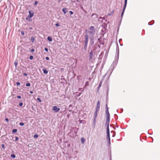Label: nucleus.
Segmentation results:
<instances>
[{
	"label": "nucleus",
	"instance_id": "56",
	"mask_svg": "<svg viewBox=\"0 0 160 160\" xmlns=\"http://www.w3.org/2000/svg\"><path fill=\"white\" fill-rule=\"evenodd\" d=\"M121 40V39H119V41H120Z\"/></svg>",
	"mask_w": 160,
	"mask_h": 160
},
{
	"label": "nucleus",
	"instance_id": "2",
	"mask_svg": "<svg viewBox=\"0 0 160 160\" xmlns=\"http://www.w3.org/2000/svg\"><path fill=\"white\" fill-rule=\"evenodd\" d=\"M95 32V28L94 26H91L89 28V34L91 36H93L94 35Z\"/></svg>",
	"mask_w": 160,
	"mask_h": 160
},
{
	"label": "nucleus",
	"instance_id": "48",
	"mask_svg": "<svg viewBox=\"0 0 160 160\" xmlns=\"http://www.w3.org/2000/svg\"><path fill=\"white\" fill-rule=\"evenodd\" d=\"M18 137H15V141H17L18 140Z\"/></svg>",
	"mask_w": 160,
	"mask_h": 160
},
{
	"label": "nucleus",
	"instance_id": "51",
	"mask_svg": "<svg viewBox=\"0 0 160 160\" xmlns=\"http://www.w3.org/2000/svg\"><path fill=\"white\" fill-rule=\"evenodd\" d=\"M20 83L18 82H16V84L17 85H20Z\"/></svg>",
	"mask_w": 160,
	"mask_h": 160
},
{
	"label": "nucleus",
	"instance_id": "37",
	"mask_svg": "<svg viewBox=\"0 0 160 160\" xmlns=\"http://www.w3.org/2000/svg\"><path fill=\"white\" fill-rule=\"evenodd\" d=\"M21 35L22 36H24V32L23 31H21Z\"/></svg>",
	"mask_w": 160,
	"mask_h": 160
},
{
	"label": "nucleus",
	"instance_id": "53",
	"mask_svg": "<svg viewBox=\"0 0 160 160\" xmlns=\"http://www.w3.org/2000/svg\"><path fill=\"white\" fill-rule=\"evenodd\" d=\"M30 93L31 94H32L33 93V92L32 91H30Z\"/></svg>",
	"mask_w": 160,
	"mask_h": 160
},
{
	"label": "nucleus",
	"instance_id": "30",
	"mask_svg": "<svg viewBox=\"0 0 160 160\" xmlns=\"http://www.w3.org/2000/svg\"><path fill=\"white\" fill-rule=\"evenodd\" d=\"M38 137V134H35L34 135V138H37Z\"/></svg>",
	"mask_w": 160,
	"mask_h": 160
},
{
	"label": "nucleus",
	"instance_id": "29",
	"mask_svg": "<svg viewBox=\"0 0 160 160\" xmlns=\"http://www.w3.org/2000/svg\"><path fill=\"white\" fill-rule=\"evenodd\" d=\"M30 85H31V84H30V83H29V82L27 83L26 84V86L27 87H30Z\"/></svg>",
	"mask_w": 160,
	"mask_h": 160
},
{
	"label": "nucleus",
	"instance_id": "17",
	"mask_svg": "<svg viewBox=\"0 0 160 160\" xmlns=\"http://www.w3.org/2000/svg\"><path fill=\"white\" fill-rule=\"evenodd\" d=\"M47 39L50 42H51L52 40V38L51 36L48 37L47 38Z\"/></svg>",
	"mask_w": 160,
	"mask_h": 160
},
{
	"label": "nucleus",
	"instance_id": "49",
	"mask_svg": "<svg viewBox=\"0 0 160 160\" xmlns=\"http://www.w3.org/2000/svg\"><path fill=\"white\" fill-rule=\"evenodd\" d=\"M45 59H46V60H49V58L48 57H46Z\"/></svg>",
	"mask_w": 160,
	"mask_h": 160
},
{
	"label": "nucleus",
	"instance_id": "27",
	"mask_svg": "<svg viewBox=\"0 0 160 160\" xmlns=\"http://www.w3.org/2000/svg\"><path fill=\"white\" fill-rule=\"evenodd\" d=\"M151 22H152V23L151 24H150V22H148V25H152V24H153V23H154V20H152V21H151Z\"/></svg>",
	"mask_w": 160,
	"mask_h": 160
},
{
	"label": "nucleus",
	"instance_id": "16",
	"mask_svg": "<svg viewBox=\"0 0 160 160\" xmlns=\"http://www.w3.org/2000/svg\"><path fill=\"white\" fill-rule=\"evenodd\" d=\"M114 10H113L112 12H111L110 13H108V16H111L112 15L113 13H114Z\"/></svg>",
	"mask_w": 160,
	"mask_h": 160
},
{
	"label": "nucleus",
	"instance_id": "25",
	"mask_svg": "<svg viewBox=\"0 0 160 160\" xmlns=\"http://www.w3.org/2000/svg\"><path fill=\"white\" fill-rule=\"evenodd\" d=\"M81 142L82 143H83L85 142V139L83 138H81Z\"/></svg>",
	"mask_w": 160,
	"mask_h": 160
},
{
	"label": "nucleus",
	"instance_id": "9",
	"mask_svg": "<svg viewBox=\"0 0 160 160\" xmlns=\"http://www.w3.org/2000/svg\"><path fill=\"white\" fill-rule=\"evenodd\" d=\"M98 15L96 13H93L92 15V17H93V19L94 21H95L98 18Z\"/></svg>",
	"mask_w": 160,
	"mask_h": 160
},
{
	"label": "nucleus",
	"instance_id": "19",
	"mask_svg": "<svg viewBox=\"0 0 160 160\" xmlns=\"http://www.w3.org/2000/svg\"><path fill=\"white\" fill-rule=\"evenodd\" d=\"M43 72L44 74H47L48 73V71L46 69H43Z\"/></svg>",
	"mask_w": 160,
	"mask_h": 160
},
{
	"label": "nucleus",
	"instance_id": "10",
	"mask_svg": "<svg viewBox=\"0 0 160 160\" xmlns=\"http://www.w3.org/2000/svg\"><path fill=\"white\" fill-rule=\"evenodd\" d=\"M100 106V101H98L97 103L96 108L95 109L96 110H99V108Z\"/></svg>",
	"mask_w": 160,
	"mask_h": 160
},
{
	"label": "nucleus",
	"instance_id": "20",
	"mask_svg": "<svg viewBox=\"0 0 160 160\" xmlns=\"http://www.w3.org/2000/svg\"><path fill=\"white\" fill-rule=\"evenodd\" d=\"M34 39H35V38H34V37H31V42H32L33 43L34 42Z\"/></svg>",
	"mask_w": 160,
	"mask_h": 160
},
{
	"label": "nucleus",
	"instance_id": "59",
	"mask_svg": "<svg viewBox=\"0 0 160 160\" xmlns=\"http://www.w3.org/2000/svg\"><path fill=\"white\" fill-rule=\"evenodd\" d=\"M106 75V74H105L104 76V77Z\"/></svg>",
	"mask_w": 160,
	"mask_h": 160
},
{
	"label": "nucleus",
	"instance_id": "55",
	"mask_svg": "<svg viewBox=\"0 0 160 160\" xmlns=\"http://www.w3.org/2000/svg\"><path fill=\"white\" fill-rule=\"evenodd\" d=\"M116 115L117 116V115L116 114H114V116H115Z\"/></svg>",
	"mask_w": 160,
	"mask_h": 160
},
{
	"label": "nucleus",
	"instance_id": "33",
	"mask_svg": "<svg viewBox=\"0 0 160 160\" xmlns=\"http://www.w3.org/2000/svg\"><path fill=\"white\" fill-rule=\"evenodd\" d=\"M19 105L20 106L22 107L23 105V103L22 102H21L19 103Z\"/></svg>",
	"mask_w": 160,
	"mask_h": 160
},
{
	"label": "nucleus",
	"instance_id": "45",
	"mask_svg": "<svg viewBox=\"0 0 160 160\" xmlns=\"http://www.w3.org/2000/svg\"><path fill=\"white\" fill-rule=\"evenodd\" d=\"M55 25L56 27H59L60 26L59 24L58 23H56Z\"/></svg>",
	"mask_w": 160,
	"mask_h": 160
},
{
	"label": "nucleus",
	"instance_id": "34",
	"mask_svg": "<svg viewBox=\"0 0 160 160\" xmlns=\"http://www.w3.org/2000/svg\"><path fill=\"white\" fill-rule=\"evenodd\" d=\"M37 100L39 102H42V100H41V99L39 98H37Z\"/></svg>",
	"mask_w": 160,
	"mask_h": 160
},
{
	"label": "nucleus",
	"instance_id": "31",
	"mask_svg": "<svg viewBox=\"0 0 160 160\" xmlns=\"http://www.w3.org/2000/svg\"><path fill=\"white\" fill-rule=\"evenodd\" d=\"M11 157L13 158H15L16 156L14 154H12L11 156Z\"/></svg>",
	"mask_w": 160,
	"mask_h": 160
},
{
	"label": "nucleus",
	"instance_id": "50",
	"mask_svg": "<svg viewBox=\"0 0 160 160\" xmlns=\"http://www.w3.org/2000/svg\"><path fill=\"white\" fill-rule=\"evenodd\" d=\"M23 75L25 76H26L27 75V73H23Z\"/></svg>",
	"mask_w": 160,
	"mask_h": 160
},
{
	"label": "nucleus",
	"instance_id": "21",
	"mask_svg": "<svg viewBox=\"0 0 160 160\" xmlns=\"http://www.w3.org/2000/svg\"><path fill=\"white\" fill-rule=\"evenodd\" d=\"M117 49L118 50V52L117 56L116 58H117L118 59V58H119V48H118H118H117L116 51H117Z\"/></svg>",
	"mask_w": 160,
	"mask_h": 160
},
{
	"label": "nucleus",
	"instance_id": "60",
	"mask_svg": "<svg viewBox=\"0 0 160 160\" xmlns=\"http://www.w3.org/2000/svg\"><path fill=\"white\" fill-rule=\"evenodd\" d=\"M121 110H122V111H123V109H122Z\"/></svg>",
	"mask_w": 160,
	"mask_h": 160
},
{
	"label": "nucleus",
	"instance_id": "54",
	"mask_svg": "<svg viewBox=\"0 0 160 160\" xmlns=\"http://www.w3.org/2000/svg\"><path fill=\"white\" fill-rule=\"evenodd\" d=\"M88 81H87L86 82V84H88Z\"/></svg>",
	"mask_w": 160,
	"mask_h": 160
},
{
	"label": "nucleus",
	"instance_id": "46",
	"mask_svg": "<svg viewBox=\"0 0 160 160\" xmlns=\"http://www.w3.org/2000/svg\"><path fill=\"white\" fill-rule=\"evenodd\" d=\"M1 147H2L4 149H5V147H4V144H2V145H1Z\"/></svg>",
	"mask_w": 160,
	"mask_h": 160
},
{
	"label": "nucleus",
	"instance_id": "15",
	"mask_svg": "<svg viewBox=\"0 0 160 160\" xmlns=\"http://www.w3.org/2000/svg\"><path fill=\"white\" fill-rule=\"evenodd\" d=\"M88 44L84 43V49L85 51H86L87 48Z\"/></svg>",
	"mask_w": 160,
	"mask_h": 160
},
{
	"label": "nucleus",
	"instance_id": "1",
	"mask_svg": "<svg viewBox=\"0 0 160 160\" xmlns=\"http://www.w3.org/2000/svg\"><path fill=\"white\" fill-rule=\"evenodd\" d=\"M95 50L96 48H94L92 50H91L90 52L89 51H88V56L89 57V60L90 61H91L92 59L93 53L94 52L95 53Z\"/></svg>",
	"mask_w": 160,
	"mask_h": 160
},
{
	"label": "nucleus",
	"instance_id": "47",
	"mask_svg": "<svg viewBox=\"0 0 160 160\" xmlns=\"http://www.w3.org/2000/svg\"><path fill=\"white\" fill-rule=\"evenodd\" d=\"M17 97L18 98H19V99L21 98V97L20 96H18Z\"/></svg>",
	"mask_w": 160,
	"mask_h": 160
},
{
	"label": "nucleus",
	"instance_id": "43",
	"mask_svg": "<svg viewBox=\"0 0 160 160\" xmlns=\"http://www.w3.org/2000/svg\"><path fill=\"white\" fill-rule=\"evenodd\" d=\"M69 13H70V15H72L73 14V12L72 11H70Z\"/></svg>",
	"mask_w": 160,
	"mask_h": 160
},
{
	"label": "nucleus",
	"instance_id": "6",
	"mask_svg": "<svg viewBox=\"0 0 160 160\" xmlns=\"http://www.w3.org/2000/svg\"><path fill=\"white\" fill-rule=\"evenodd\" d=\"M29 13V15L28 16V17L26 18V20H28V18L29 17L30 18H31L32 17L34 14V12L32 10H29L28 11Z\"/></svg>",
	"mask_w": 160,
	"mask_h": 160
},
{
	"label": "nucleus",
	"instance_id": "24",
	"mask_svg": "<svg viewBox=\"0 0 160 160\" xmlns=\"http://www.w3.org/2000/svg\"><path fill=\"white\" fill-rule=\"evenodd\" d=\"M17 131V130L16 129H14L12 130V132L14 133Z\"/></svg>",
	"mask_w": 160,
	"mask_h": 160
},
{
	"label": "nucleus",
	"instance_id": "23",
	"mask_svg": "<svg viewBox=\"0 0 160 160\" xmlns=\"http://www.w3.org/2000/svg\"><path fill=\"white\" fill-rule=\"evenodd\" d=\"M18 62L17 61H15L14 62V64L15 66V67H16L18 65Z\"/></svg>",
	"mask_w": 160,
	"mask_h": 160
},
{
	"label": "nucleus",
	"instance_id": "5",
	"mask_svg": "<svg viewBox=\"0 0 160 160\" xmlns=\"http://www.w3.org/2000/svg\"><path fill=\"white\" fill-rule=\"evenodd\" d=\"M107 145L109 146L111 144L110 133H107Z\"/></svg>",
	"mask_w": 160,
	"mask_h": 160
},
{
	"label": "nucleus",
	"instance_id": "4",
	"mask_svg": "<svg viewBox=\"0 0 160 160\" xmlns=\"http://www.w3.org/2000/svg\"><path fill=\"white\" fill-rule=\"evenodd\" d=\"M105 106H106L105 113H106V116H107L106 118H110V114L109 113V111H108L109 108H108L107 104H106L105 105Z\"/></svg>",
	"mask_w": 160,
	"mask_h": 160
},
{
	"label": "nucleus",
	"instance_id": "40",
	"mask_svg": "<svg viewBox=\"0 0 160 160\" xmlns=\"http://www.w3.org/2000/svg\"><path fill=\"white\" fill-rule=\"evenodd\" d=\"M96 118H94V119H93V122L94 123V124H95V122H96Z\"/></svg>",
	"mask_w": 160,
	"mask_h": 160
},
{
	"label": "nucleus",
	"instance_id": "14",
	"mask_svg": "<svg viewBox=\"0 0 160 160\" xmlns=\"http://www.w3.org/2000/svg\"><path fill=\"white\" fill-rule=\"evenodd\" d=\"M102 80H101L100 81V83L99 84V85L98 86V88L97 90H98L100 88L101 86L102 83Z\"/></svg>",
	"mask_w": 160,
	"mask_h": 160
},
{
	"label": "nucleus",
	"instance_id": "13",
	"mask_svg": "<svg viewBox=\"0 0 160 160\" xmlns=\"http://www.w3.org/2000/svg\"><path fill=\"white\" fill-rule=\"evenodd\" d=\"M62 11L64 14H65L68 11L67 9L66 8H64L62 9Z\"/></svg>",
	"mask_w": 160,
	"mask_h": 160
},
{
	"label": "nucleus",
	"instance_id": "42",
	"mask_svg": "<svg viewBox=\"0 0 160 160\" xmlns=\"http://www.w3.org/2000/svg\"><path fill=\"white\" fill-rule=\"evenodd\" d=\"M61 80H65V79L63 78V76H62L61 77Z\"/></svg>",
	"mask_w": 160,
	"mask_h": 160
},
{
	"label": "nucleus",
	"instance_id": "39",
	"mask_svg": "<svg viewBox=\"0 0 160 160\" xmlns=\"http://www.w3.org/2000/svg\"><path fill=\"white\" fill-rule=\"evenodd\" d=\"M113 132L114 133H113V134L112 135V137H114L115 136V132L114 131H112L111 132Z\"/></svg>",
	"mask_w": 160,
	"mask_h": 160
},
{
	"label": "nucleus",
	"instance_id": "26",
	"mask_svg": "<svg viewBox=\"0 0 160 160\" xmlns=\"http://www.w3.org/2000/svg\"><path fill=\"white\" fill-rule=\"evenodd\" d=\"M90 38V41H93V40H94V37L93 36H92Z\"/></svg>",
	"mask_w": 160,
	"mask_h": 160
},
{
	"label": "nucleus",
	"instance_id": "44",
	"mask_svg": "<svg viewBox=\"0 0 160 160\" xmlns=\"http://www.w3.org/2000/svg\"><path fill=\"white\" fill-rule=\"evenodd\" d=\"M44 50L45 51H46L47 52H48V48H44Z\"/></svg>",
	"mask_w": 160,
	"mask_h": 160
},
{
	"label": "nucleus",
	"instance_id": "11",
	"mask_svg": "<svg viewBox=\"0 0 160 160\" xmlns=\"http://www.w3.org/2000/svg\"><path fill=\"white\" fill-rule=\"evenodd\" d=\"M110 122V118H106V119L105 122V125L107 126H109V124Z\"/></svg>",
	"mask_w": 160,
	"mask_h": 160
},
{
	"label": "nucleus",
	"instance_id": "8",
	"mask_svg": "<svg viewBox=\"0 0 160 160\" xmlns=\"http://www.w3.org/2000/svg\"><path fill=\"white\" fill-rule=\"evenodd\" d=\"M85 38L84 43L88 44V36L87 34H85Z\"/></svg>",
	"mask_w": 160,
	"mask_h": 160
},
{
	"label": "nucleus",
	"instance_id": "35",
	"mask_svg": "<svg viewBox=\"0 0 160 160\" xmlns=\"http://www.w3.org/2000/svg\"><path fill=\"white\" fill-rule=\"evenodd\" d=\"M19 125L21 126H23L24 125V123L23 122H20L19 124Z\"/></svg>",
	"mask_w": 160,
	"mask_h": 160
},
{
	"label": "nucleus",
	"instance_id": "32",
	"mask_svg": "<svg viewBox=\"0 0 160 160\" xmlns=\"http://www.w3.org/2000/svg\"><path fill=\"white\" fill-rule=\"evenodd\" d=\"M94 44V41H90V44L91 45H93Z\"/></svg>",
	"mask_w": 160,
	"mask_h": 160
},
{
	"label": "nucleus",
	"instance_id": "18",
	"mask_svg": "<svg viewBox=\"0 0 160 160\" xmlns=\"http://www.w3.org/2000/svg\"><path fill=\"white\" fill-rule=\"evenodd\" d=\"M106 130H107V133H110L109 126H107Z\"/></svg>",
	"mask_w": 160,
	"mask_h": 160
},
{
	"label": "nucleus",
	"instance_id": "28",
	"mask_svg": "<svg viewBox=\"0 0 160 160\" xmlns=\"http://www.w3.org/2000/svg\"><path fill=\"white\" fill-rule=\"evenodd\" d=\"M107 95H108V92H109V87L108 86H107Z\"/></svg>",
	"mask_w": 160,
	"mask_h": 160
},
{
	"label": "nucleus",
	"instance_id": "12",
	"mask_svg": "<svg viewBox=\"0 0 160 160\" xmlns=\"http://www.w3.org/2000/svg\"><path fill=\"white\" fill-rule=\"evenodd\" d=\"M99 111L96 110L95 113H94V118H96L97 116L98 113Z\"/></svg>",
	"mask_w": 160,
	"mask_h": 160
},
{
	"label": "nucleus",
	"instance_id": "57",
	"mask_svg": "<svg viewBox=\"0 0 160 160\" xmlns=\"http://www.w3.org/2000/svg\"><path fill=\"white\" fill-rule=\"evenodd\" d=\"M120 45L121 46H122V45L120 43Z\"/></svg>",
	"mask_w": 160,
	"mask_h": 160
},
{
	"label": "nucleus",
	"instance_id": "22",
	"mask_svg": "<svg viewBox=\"0 0 160 160\" xmlns=\"http://www.w3.org/2000/svg\"><path fill=\"white\" fill-rule=\"evenodd\" d=\"M81 94V93L78 92H76V96L77 97H79L80 96Z\"/></svg>",
	"mask_w": 160,
	"mask_h": 160
},
{
	"label": "nucleus",
	"instance_id": "58",
	"mask_svg": "<svg viewBox=\"0 0 160 160\" xmlns=\"http://www.w3.org/2000/svg\"><path fill=\"white\" fill-rule=\"evenodd\" d=\"M102 18V17H100L99 18Z\"/></svg>",
	"mask_w": 160,
	"mask_h": 160
},
{
	"label": "nucleus",
	"instance_id": "7",
	"mask_svg": "<svg viewBox=\"0 0 160 160\" xmlns=\"http://www.w3.org/2000/svg\"><path fill=\"white\" fill-rule=\"evenodd\" d=\"M60 109V108L57 106H54L52 107V110L54 111L55 112H58L59 111Z\"/></svg>",
	"mask_w": 160,
	"mask_h": 160
},
{
	"label": "nucleus",
	"instance_id": "52",
	"mask_svg": "<svg viewBox=\"0 0 160 160\" xmlns=\"http://www.w3.org/2000/svg\"><path fill=\"white\" fill-rule=\"evenodd\" d=\"M5 120L8 122V119L7 118H5Z\"/></svg>",
	"mask_w": 160,
	"mask_h": 160
},
{
	"label": "nucleus",
	"instance_id": "36",
	"mask_svg": "<svg viewBox=\"0 0 160 160\" xmlns=\"http://www.w3.org/2000/svg\"><path fill=\"white\" fill-rule=\"evenodd\" d=\"M33 57L31 55V56H30L29 57V59H30V60H32L33 59Z\"/></svg>",
	"mask_w": 160,
	"mask_h": 160
},
{
	"label": "nucleus",
	"instance_id": "3",
	"mask_svg": "<svg viewBox=\"0 0 160 160\" xmlns=\"http://www.w3.org/2000/svg\"><path fill=\"white\" fill-rule=\"evenodd\" d=\"M127 0H125L123 10H122V11L121 14V19L122 18V17L123 16L125 8H126V6H127Z\"/></svg>",
	"mask_w": 160,
	"mask_h": 160
},
{
	"label": "nucleus",
	"instance_id": "38",
	"mask_svg": "<svg viewBox=\"0 0 160 160\" xmlns=\"http://www.w3.org/2000/svg\"><path fill=\"white\" fill-rule=\"evenodd\" d=\"M38 3V2L37 1H35L34 2V5H36Z\"/></svg>",
	"mask_w": 160,
	"mask_h": 160
},
{
	"label": "nucleus",
	"instance_id": "41",
	"mask_svg": "<svg viewBox=\"0 0 160 160\" xmlns=\"http://www.w3.org/2000/svg\"><path fill=\"white\" fill-rule=\"evenodd\" d=\"M34 51H35V50L34 48H32L30 50V52H34Z\"/></svg>",
	"mask_w": 160,
	"mask_h": 160
}]
</instances>
